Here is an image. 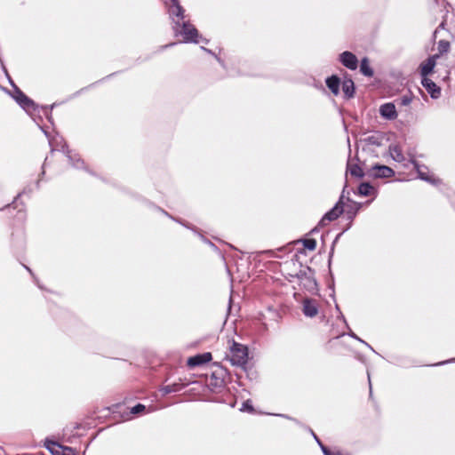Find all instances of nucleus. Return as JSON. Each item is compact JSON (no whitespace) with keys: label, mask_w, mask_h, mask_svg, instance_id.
<instances>
[{"label":"nucleus","mask_w":455,"mask_h":455,"mask_svg":"<svg viewBox=\"0 0 455 455\" xmlns=\"http://www.w3.org/2000/svg\"><path fill=\"white\" fill-rule=\"evenodd\" d=\"M169 15L172 20V29L176 36H181L184 43L197 44L199 33L188 20L185 21V10L179 0H170Z\"/></svg>","instance_id":"f257e3e1"},{"label":"nucleus","mask_w":455,"mask_h":455,"mask_svg":"<svg viewBox=\"0 0 455 455\" xmlns=\"http://www.w3.org/2000/svg\"><path fill=\"white\" fill-rule=\"evenodd\" d=\"M290 278L288 279L290 282H292L293 279H298L299 283L303 285V287L308 291H315L317 290V283L315 277V270L308 266L303 267L300 264V269L294 273L289 274Z\"/></svg>","instance_id":"f03ea898"},{"label":"nucleus","mask_w":455,"mask_h":455,"mask_svg":"<svg viewBox=\"0 0 455 455\" xmlns=\"http://www.w3.org/2000/svg\"><path fill=\"white\" fill-rule=\"evenodd\" d=\"M13 92L11 94L12 99L28 114H31L38 109V105L29 97H28L15 84H12Z\"/></svg>","instance_id":"7ed1b4c3"},{"label":"nucleus","mask_w":455,"mask_h":455,"mask_svg":"<svg viewBox=\"0 0 455 455\" xmlns=\"http://www.w3.org/2000/svg\"><path fill=\"white\" fill-rule=\"evenodd\" d=\"M347 185H345L342 194L340 195L338 202L334 204V206L330 209L322 217L320 221L318 222L319 227H324L328 222L336 220L343 212H344V198H345V190Z\"/></svg>","instance_id":"20e7f679"},{"label":"nucleus","mask_w":455,"mask_h":455,"mask_svg":"<svg viewBox=\"0 0 455 455\" xmlns=\"http://www.w3.org/2000/svg\"><path fill=\"white\" fill-rule=\"evenodd\" d=\"M230 362L233 365L244 367L248 362V347L235 341L230 347Z\"/></svg>","instance_id":"39448f33"},{"label":"nucleus","mask_w":455,"mask_h":455,"mask_svg":"<svg viewBox=\"0 0 455 455\" xmlns=\"http://www.w3.org/2000/svg\"><path fill=\"white\" fill-rule=\"evenodd\" d=\"M367 176L373 179H387L395 176V171L387 165L376 164L367 172Z\"/></svg>","instance_id":"423d86ee"},{"label":"nucleus","mask_w":455,"mask_h":455,"mask_svg":"<svg viewBox=\"0 0 455 455\" xmlns=\"http://www.w3.org/2000/svg\"><path fill=\"white\" fill-rule=\"evenodd\" d=\"M60 150L67 156L69 164L74 168L84 169L85 171H88L87 167L85 166L84 161L77 154H72V151L68 149V147L66 144V142L63 143Z\"/></svg>","instance_id":"0eeeda50"},{"label":"nucleus","mask_w":455,"mask_h":455,"mask_svg":"<svg viewBox=\"0 0 455 455\" xmlns=\"http://www.w3.org/2000/svg\"><path fill=\"white\" fill-rule=\"evenodd\" d=\"M302 312L307 317L313 318L316 316L319 312L317 300L312 298H305L302 300Z\"/></svg>","instance_id":"6e6552de"},{"label":"nucleus","mask_w":455,"mask_h":455,"mask_svg":"<svg viewBox=\"0 0 455 455\" xmlns=\"http://www.w3.org/2000/svg\"><path fill=\"white\" fill-rule=\"evenodd\" d=\"M339 61L347 68L355 70L358 67V59L352 52L345 51L339 55Z\"/></svg>","instance_id":"1a4fd4ad"},{"label":"nucleus","mask_w":455,"mask_h":455,"mask_svg":"<svg viewBox=\"0 0 455 455\" xmlns=\"http://www.w3.org/2000/svg\"><path fill=\"white\" fill-rule=\"evenodd\" d=\"M212 359V353L204 352L190 356L187 361V365L189 368H196L209 363Z\"/></svg>","instance_id":"9d476101"},{"label":"nucleus","mask_w":455,"mask_h":455,"mask_svg":"<svg viewBox=\"0 0 455 455\" xmlns=\"http://www.w3.org/2000/svg\"><path fill=\"white\" fill-rule=\"evenodd\" d=\"M347 202L350 203V204L347 205V210H346V217L349 220V223H348L347 227L343 230V232L348 230L351 228L354 219L355 218L358 212L362 208L361 203L355 202L352 199H350L349 197H347Z\"/></svg>","instance_id":"9b49d317"},{"label":"nucleus","mask_w":455,"mask_h":455,"mask_svg":"<svg viewBox=\"0 0 455 455\" xmlns=\"http://www.w3.org/2000/svg\"><path fill=\"white\" fill-rule=\"evenodd\" d=\"M379 114L387 120H394L397 117L395 106L392 102L382 104L379 108Z\"/></svg>","instance_id":"f8f14e48"},{"label":"nucleus","mask_w":455,"mask_h":455,"mask_svg":"<svg viewBox=\"0 0 455 455\" xmlns=\"http://www.w3.org/2000/svg\"><path fill=\"white\" fill-rule=\"evenodd\" d=\"M325 84L328 89L337 96L339 93L341 81L337 75H331L325 79Z\"/></svg>","instance_id":"ddd939ff"},{"label":"nucleus","mask_w":455,"mask_h":455,"mask_svg":"<svg viewBox=\"0 0 455 455\" xmlns=\"http://www.w3.org/2000/svg\"><path fill=\"white\" fill-rule=\"evenodd\" d=\"M342 91L346 99H351L355 95V83L350 77H345L342 83Z\"/></svg>","instance_id":"4468645a"},{"label":"nucleus","mask_w":455,"mask_h":455,"mask_svg":"<svg viewBox=\"0 0 455 455\" xmlns=\"http://www.w3.org/2000/svg\"><path fill=\"white\" fill-rule=\"evenodd\" d=\"M358 195L362 196H377V190L369 182H362L358 187Z\"/></svg>","instance_id":"2eb2a0df"},{"label":"nucleus","mask_w":455,"mask_h":455,"mask_svg":"<svg viewBox=\"0 0 455 455\" xmlns=\"http://www.w3.org/2000/svg\"><path fill=\"white\" fill-rule=\"evenodd\" d=\"M185 387V385L180 382H174L172 384H169L164 386L160 388V392L163 395H166L171 393H177L181 391Z\"/></svg>","instance_id":"dca6fc26"},{"label":"nucleus","mask_w":455,"mask_h":455,"mask_svg":"<svg viewBox=\"0 0 455 455\" xmlns=\"http://www.w3.org/2000/svg\"><path fill=\"white\" fill-rule=\"evenodd\" d=\"M388 149L393 160L398 163H402L404 161V156L400 146L392 144L389 146Z\"/></svg>","instance_id":"f3484780"},{"label":"nucleus","mask_w":455,"mask_h":455,"mask_svg":"<svg viewBox=\"0 0 455 455\" xmlns=\"http://www.w3.org/2000/svg\"><path fill=\"white\" fill-rule=\"evenodd\" d=\"M360 72L367 76V77H372L373 75H374V71L373 69L371 68L370 66V62H369V60L368 58L364 57L363 59H362L361 60V64H360Z\"/></svg>","instance_id":"a211bd4d"},{"label":"nucleus","mask_w":455,"mask_h":455,"mask_svg":"<svg viewBox=\"0 0 455 455\" xmlns=\"http://www.w3.org/2000/svg\"><path fill=\"white\" fill-rule=\"evenodd\" d=\"M347 172H349V173L354 176V177H356V178H363L365 175H367V172L365 173L362 168L355 164H347Z\"/></svg>","instance_id":"6ab92c4d"},{"label":"nucleus","mask_w":455,"mask_h":455,"mask_svg":"<svg viewBox=\"0 0 455 455\" xmlns=\"http://www.w3.org/2000/svg\"><path fill=\"white\" fill-rule=\"evenodd\" d=\"M383 136L381 133H375L364 139L368 145L379 147L382 145Z\"/></svg>","instance_id":"aec40b11"},{"label":"nucleus","mask_w":455,"mask_h":455,"mask_svg":"<svg viewBox=\"0 0 455 455\" xmlns=\"http://www.w3.org/2000/svg\"><path fill=\"white\" fill-rule=\"evenodd\" d=\"M421 85L427 89V60H423L419 65Z\"/></svg>","instance_id":"412c9836"},{"label":"nucleus","mask_w":455,"mask_h":455,"mask_svg":"<svg viewBox=\"0 0 455 455\" xmlns=\"http://www.w3.org/2000/svg\"><path fill=\"white\" fill-rule=\"evenodd\" d=\"M159 211H161L164 214H165L166 216H168L169 218H171V219H172V220H173L174 221H176V222L180 223V225H182L183 227H185V228H188V229H190V230L194 231L195 233H198L197 229H196L195 227L191 226L189 223L185 222V221H183V220H180V219H176V218L172 217V215H170V214H169L167 212H165L164 210H162V209H160V208H159Z\"/></svg>","instance_id":"4be33fe9"},{"label":"nucleus","mask_w":455,"mask_h":455,"mask_svg":"<svg viewBox=\"0 0 455 455\" xmlns=\"http://www.w3.org/2000/svg\"><path fill=\"white\" fill-rule=\"evenodd\" d=\"M428 93H430L432 98L437 99L441 95V89L435 83L428 82Z\"/></svg>","instance_id":"5701e85b"},{"label":"nucleus","mask_w":455,"mask_h":455,"mask_svg":"<svg viewBox=\"0 0 455 455\" xmlns=\"http://www.w3.org/2000/svg\"><path fill=\"white\" fill-rule=\"evenodd\" d=\"M61 446L60 444H59L57 442L55 441H52L49 438H46L45 441H44V447L51 452L52 453L53 455H55V451H54V447H59Z\"/></svg>","instance_id":"b1692460"},{"label":"nucleus","mask_w":455,"mask_h":455,"mask_svg":"<svg viewBox=\"0 0 455 455\" xmlns=\"http://www.w3.org/2000/svg\"><path fill=\"white\" fill-rule=\"evenodd\" d=\"M303 245L309 251H314L316 247V241L314 238H306L302 240Z\"/></svg>","instance_id":"393cba45"},{"label":"nucleus","mask_w":455,"mask_h":455,"mask_svg":"<svg viewBox=\"0 0 455 455\" xmlns=\"http://www.w3.org/2000/svg\"><path fill=\"white\" fill-rule=\"evenodd\" d=\"M240 411L252 413L254 411V407L251 403V400L244 401L242 404Z\"/></svg>","instance_id":"a878e982"},{"label":"nucleus","mask_w":455,"mask_h":455,"mask_svg":"<svg viewBox=\"0 0 455 455\" xmlns=\"http://www.w3.org/2000/svg\"><path fill=\"white\" fill-rule=\"evenodd\" d=\"M56 103H53L52 105L49 106H44L42 107L44 115L46 116L49 122L52 123V116L51 111L53 109V108L56 106Z\"/></svg>","instance_id":"bb28decb"},{"label":"nucleus","mask_w":455,"mask_h":455,"mask_svg":"<svg viewBox=\"0 0 455 455\" xmlns=\"http://www.w3.org/2000/svg\"><path fill=\"white\" fill-rule=\"evenodd\" d=\"M146 411V406L142 403H137L133 407L131 408V413L132 414H140Z\"/></svg>","instance_id":"cd10ccee"},{"label":"nucleus","mask_w":455,"mask_h":455,"mask_svg":"<svg viewBox=\"0 0 455 455\" xmlns=\"http://www.w3.org/2000/svg\"><path fill=\"white\" fill-rule=\"evenodd\" d=\"M60 448L62 450V455H76V451L72 447L68 446H60Z\"/></svg>","instance_id":"c85d7f7f"},{"label":"nucleus","mask_w":455,"mask_h":455,"mask_svg":"<svg viewBox=\"0 0 455 455\" xmlns=\"http://www.w3.org/2000/svg\"><path fill=\"white\" fill-rule=\"evenodd\" d=\"M348 335H349L351 338H353V339H356V340H358V341H360V342L363 343V344H364L365 346H367L370 349H371L373 352H375V351H374V349L371 347V345H369V344H368L367 342H365L364 340L361 339H360V338H359L355 333H354L353 331H350V332L348 333Z\"/></svg>","instance_id":"c756f323"},{"label":"nucleus","mask_w":455,"mask_h":455,"mask_svg":"<svg viewBox=\"0 0 455 455\" xmlns=\"http://www.w3.org/2000/svg\"><path fill=\"white\" fill-rule=\"evenodd\" d=\"M342 233H343V232H341V233H339V235H337L336 238L334 239V241H333V243H332L330 255H329V266L331 265V257H332V255H333L335 243H336V242L338 241V239L340 237V235H342Z\"/></svg>","instance_id":"7c9ffc66"},{"label":"nucleus","mask_w":455,"mask_h":455,"mask_svg":"<svg viewBox=\"0 0 455 455\" xmlns=\"http://www.w3.org/2000/svg\"><path fill=\"white\" fill-rule=\"evenodd\" d=\"M24 267L28 270V272L33 276L35 283L37 285L38 288L43 289V286L39 283L38 279L35 276L33 271L30 267L24 265Z\"/></svg>","instance_id":"2f4dec72"},{"label":"nucleus","mask_w":455,"mask_h":455,"mask_svg":"<svg viewBox=\"0 0 455 455\" xmlns=\"http://www.w3.org/2000/svg\"><path fill=\"white\" fill-rule=\"evenodd\" d=\"M202 50L205 51V52H208L209 54H212V55H214V56H215V58L217 59L218 62H219V63H220L223 68H225V63H224V61H223L220 58H219L218 56H216V55L212 52V50H209V49H207V48H205V47H202Z\"/></svg>","instance_id":"473e14b6"},{"label":"nucleus","mask_w":455,"mask_h":455,"mask_svg":"<svg viewBox=\"0 0 455 455\" xmlns=\"http://www.w3.org/2000/svg\"><path fill=\"white\" fill-rule=\"evenodd\" d=\"M202 50L205 51V52H208L209 54H212V55H214V56H215V58L217 59L218 62H219V63H220L223 68H225V63H224V61H223L220 58H219L218 56H216V55L212 52V50H209V49H207V48H205V47H202Z\"/></svg>","instance_id":"72a5a7b5"},{"label":"nucleus","mask_w":455,"mask_h":455,"mask_svg":"<svg viewBox=\"0 0 455 455\" xmlns=\"http://www.w3.org/2000/svg\"><path fill=\"white\" fill-rule=\"evenodd\" d=\"M411 97H409L407 95H403L401 98V104L403 105V106L409 105L411 103Z\"/></svg>","instance_id":"f704fd0d"},{"label":"nucleus","mask_w":455,"mask_h":455,"mask_svg":"<svg viewBox=\"0 0 455 455\" xmlns=\"http://www.w3.org/2000/svg\"><path fill=\"white\" fill-rule=\"evenodd\" d=\"M417 171H418V177L424 181H427V172H423L419 170V166L416 165Z\"/></svg>","instance_id":"c9c22d12"},{"label":"nucleus","mask_w":455,"mask_h":455,"mask_svg":"<svg viewBox=\"0 0 455 455\" xmlns=\"http://www.w3.org/2000/svg\"><path fill=\"white\" fill-rule=\"evenodd\" d=\"M89 88H90V86H86V87H84V88L80 89L79 91H76L75 93H73V94L69 97V99L71 100V99H74V98L77 97L78 95H80V93H81V92H84V91L88 90Z\"/></svg>","instance_id":"e433bc0d"},{"label":"nucleus","mask_w":455,"mask_h":455,"mask_svg":"<svg viewBox=\"0 0 455 455\" xmlns=\"http://www.w3.org/2000/svg\"><path fill=\"white\" fill-rule=\"evenodd\" d=\"M276 416L282 417V418H284V419H287L289 420H292V421L298 423V420L296 419H294V418H292V417H291V416H289L287 414H276Z\"/></svg>","instance_id":"4c0bfd02"},{"label":"nucleus","mask_w":455,"mask_h":455,"mask_svg":"<svg viewBox=\"0 0 455 455\" xmlns=\"http://www.w3.org/2000/svg\"><path fill=\"white\" fill-rule=\"evenodd\" d=\"M276 416L282 417V418H284V419H287L289 420H292V421L298 423V420L296 419H294V418H292V417H291V416H289L287 414H276Z\"/></svg>","instance_id":"58836bf2"},{"label":"nucleus","mask_w":455,"mask_h":455,"mask_svg":"<svg viewBox=\"0 0 455 455\" xmlns=\"http://www.w3.org/2000/svg\"><path fill=\"white\" fill-rule=\"evenodd\" d=\"M276 416L282 417V418H284V419H287L289 420H292V421L298 423V420L296 419H294V418H292V417H291V416H289L287 414H276Z\"/></svg>","instance_id":"ea45409f"},{"label":"nucleus","mask_w":455,"mask_h":455,"mask_svg":"<svg viewBox=\"0 0 455 455\" xmlns=\"http://www.w3.org/2000/svg\"><path fill=\"white\" fill-rule=\"evenodd\" d=\"M323 455H337V451L336 452H331L328 447H323Z\"/></svg>","instance_id":"a19ab883"},{"label":"nucleus","mask_w":455,"mask_h":455,"mask_svg":"<svg viewBox=\"0 0 455 455\" xmlns=\"http://www.w3.org/2000/svg\"><path fill=\"white\" fill-rule=\"evenodd\" d=\"M312 434H313L314 438L315 439V441L319 444L321 450L323 451V447H326V446L321 442V440L318 438V436L316 435H315L314 433H312Z\"/></svg>","instance_id":"79ce46f5"},{"label":"nucleus","mask_w":455,"mask_h":455,"mask_svg":"<svg viewBox=\"0 0 455 455\" xmlns=\"http://www.w3.org/2000/svg\"><path fill=\"white\" fill-rule=\"evenodd\" d=\"M3 69H4V73L6 74L7 77H8V80H9L10 84L12 86V84H14V82L12 80V78H11V77H10V76L8 75V72H7L6 68L3 66Z\"/></svg>","instance_id":"37998d69"},{"label":"nucleus","mask_w":455,"mask_h":455,"mask_svg":"<svg viewBox=\"0 0 455 455\" xmlns=\"http://www.w3.org/2000/svg\"><path fill=\"white\" fill-rule=\"evenodd\" d=\"M427 180H428V183L436 184V180H435V179L433 178L432 175L428 174Z\"/></svg>","instance_id":"c03bdc74"},{"label":"nucleus","mask_w":455,"mask_h":455,"mask_svg":"<svg viewBox=\"0 0 455 455\" xmlns=\"http://www.w3.org/2000/svg\"><path fill=\"white\" fill-rule=\"evenodd\" d=\"M175 44H176V43H170V44H165V45L161 46V50L167 49V48L172 47V46H173V45H175Z\"/></svg>","instance_id":"a18cd8bd"},{"label":"nucleus","mask_w":455,"mask_h":455,"mask_svg":"<svg viewBox=\"0 0 455 455\" xmlns=\"http://www.w3.org/2000/svg\"><path fill=\"white\" fill-rule=\"evenodd\" d=\"M207 244H208V245H209L212 250H214V251H218V247H217V246H216L212 242H211V241H210Z\"/></svg>","instance_id":"49530a36"},{"label":"nucleus","mask_w":455,"mask_h":455,"mask_svg":"<svg viewBox=\"0 0 455 455\" xmlns=\"http://www.w3.org/2000/svg\"><path fill=\"white\" fill-rule=\"evenodd\" d=\"M207 244H208V245H209L212 250H214V251H218V247H217V246H216L212 242H211V241H210Z\"/></svg>","instance_id":"de8ad7c7"},{"label":"nucleus","mask_w":455,"mask_h":455,"mask_svg":"<svg viewBox=\"0 0 455 455\" xmlns=\"http://www.w3.org/2000/svg\"><path fill=\"white\" fill-rule=\"evenodd\" d=\"M207 244H208V245H209L212 250H214V251H218V247H217V246H216L212 242H211V241H210Z\"/></svg>","instance_id":"09e8293b"},{"label":"nucleus","mask_w":455,"mask_h":455,"mask_svg":"<svg viewBox=\"0 0 455 455\" xmlns=\"http://www.w3.org/2000/svg\"><path fill=\"white\" fill-rule=\"evenodd\" d=\"M207 244H208V245H209L212 250H214V251H218V247H217V246H216L212 242H211V241H210Z\"/></svg>","instance_id":"8fccbe9b"},{"label":"nucleus","mask_w":455,"mask_h":455,"mask_svg":"<svg viewBox=\"0 0 455 455\" xmlns=\"http://www.w3.org/2000/svg\"><path fill=\"white\" fill-rule=\"evenodd\" d=\"M367 375H368L369 387H370V396H371V395H372V390H371V379H370V373H369V371L367 372Z\"/></svg>","instance_id":"3c124183"},{"label":"nucleus","mask_w":455,"mask_h":455,"mask_svg":"<svg viewBox=\"0 0 455 455\" xmlns=\"http://www.w3.org/2000/svg\"><path fill=\"white\" fill-rule=\"evenodd\" d=\"M199 236L204 243H208L210 242V240L204 237L203 235L199 234Z\"/></svg>","instance_id":"603ef678"},{"label":"nucleus","mask_w":455,"mask_h":455,"mask_svg":"<svg viewBox=\"0 0 455 455\" xmlns=\"http://www.w3.org/2000/svg\"><path fill=\"white\" fill-rule=\"evenodd\" d=\"M47 159H48L47 157L44 159V163L43 164V171H42V173H41L42 175H44V165L46 164Z\"/></svg>","instance_id":"864d4df0"},{"label":"nucleus","mask_w":455,"mask_h":455,"mask_svg":"<svg viewBox=\"0 0 455 455\" xmlns=\"http://www.w3.org/2000/svg\"><path fill=\"white\" fill-rule=\"evenodd\" d=\"M40 129L44 132V133L45 134V136H46L47 138H49V133H48V132H46V131H45L43 127H41V126H40Z\"/></svg>","instance_id":"5fc2aeb1"},{"label":"nucleus","mask_w":455,"mask_h":455,"mask_svg":"<svg viewBox=\"0 0 455 455\" xmlns=\"http://www.w3.org/2000/svg\"><path fill=\"white\" fill-rule=\"evenodd\" d=\"M318 227H319V226L317 225V227H315V228H313V229L311 230V233H315V232H317V230H318Z\"/></svg>","instance_id":"6e6d98bb"},{"label":"nucleus","mask_w":455,"mask_h":455,"mask_svg":"<svg viewBox=\"0 0 455 455\" xmlns=\"http://www.w3.org/2000/svg\"><path fill=\"white\" fill-rule=\"evenodd\" d=\"M20 196V194H18L17 197L15 198V200L12 202V204H16L18 198Z\"/></svg>","instance_id":"4d7b16f0"},{"label":"nucleus","mask_w":455,"mask_h":455,"mask_svg":"<svg viewBox=\"0 0 455 455\" xmlns=\"http://www.w3.org/2000/svg\"><path fill=\"white\" fill-rule=\"evenodd\" d=\"M231 302H232V299L229 298V306H228V311L231 309Z\"/></svg>","instance_id":"13d9d810"},{"label":"nucleus","mask_w":455,"mask_h":455,"mask_svg":"<svg viewBox=\"0 0 455 455\" xmlns=\"http://www.w3.org/2000/svg\"><path fill=\"white\" fill-rule=\"evenodd\" d=\"M337 455H350V454H348V453L344 454V453H342L340 451H337Z\"/></svg>","instance_id":"bf43d9fd"},{"label":"nucleus","mask_w":455,"mask_h":455,"mask_svg":"<svg viewBox=\"0 0 455 455\" xmlns=\"http://www.w3.org/2000/svg\"><path fill=\"white\" fill-rule=\"evenodd\" d=\"M114 75H115V73H113V74H111V75H109V76H106V77H104L102 80L108 79V77H110V76H114Z\"/></svg>","instance_id":"052dcab7"},{"label":"nucleus","mask_w":455,"mask_h":455,"mask_svg":"<svg viewBox=\"0 0 455 455\" xmlns=\"http://www.w3.org/2000/svg\"><path fill=\"white\" fill-rule=\"evenodd\" d=\"M421 94H422V98H423V100H427V96H426L423 92H421Z\"/></svg>","instance_id":"680f3d73"},{"label":"nucleus","mask_w":455,"mask_h":455,"mask_svg":"<svg viewBox=\"0 0 455 455\" xmlns=\"http://www.w3.org/2000/svg\"><path fill=\"white\" fill-rule=\"evenodd\" d=\"M99 84V81L94 82V84H92L89 86L92 87V86H93L94 84Z\"/></svg>","instance_id":"e2e57ef3"},{"label":"nucleus","mask_w":455,"mask_h":455,"mask_svg":"<svg viewBox=\"0 0 455 455\" xmlns=\"http://www.w3.org/2000/svg\"><path fill=\"white\" fill-rule=\"evenodd\" d=\"M99 84V81L94 82V84H92L89 86L92 87V86H93L94 84Z\"/></svg>","instance_id":"0e129e2a"},{"label":"nucleus","mask_w":455,"mask_h":455,"mask_svg":"<svg viewBox=\"0 0 455 455\" xmlns=\"http://www.w3.org/2000/svg\"><path fill=\"white\" fill-rule=\"evenodd\" d=\"M444 44H445V49L449 47V43L445 42Z\"/></svg>","instance_id":"69168bd1"},{"label":"nucleus","mask_w":455,"mask_h":455,"mask_svg":"<svg viewBox=\"0 0 455 455\" xmlns=\"http://www.w3.org/2000/svg\"><path fill=\"white\" fill-rule=\"evenodd\" d=\"M427 65H428V71H429V70H430V65H431V63H430V61H429V60H428V62H427Z\"/></svg>","instance_id":"338daca9"},{"label":"nucleus","mask_w":455,"mask_h":455,"mask_svg":"<svg viewBox=\"0 0 455 455\" xmlns=\"http://www.w3.org/2000/svg\"><path fill=\"white\" fill-rule=\"evenodd\" d=\"M203 41H204L205 44H207V43H208V40H207V39H204Z\"/></svg>","instance_id":"774afa93"}]
</instances>
